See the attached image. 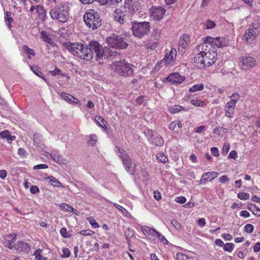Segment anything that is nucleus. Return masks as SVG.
Masks as SVG:
<instances>
[{
	"label": "nucleus",
	"mask_w": 260,
	"mask_h": 260,
	"mask_svg": "<svg viewBox=\"0 0 260 260\" xmlns=\"http://www.w3.org/2000/svg\"><path fill=\"white\" fill-rule=\"evenodd\" d=\"M210 46L201 43L197 46L193 51L194 56L192 59L194 66L200 69L209 67L214 63L217 59V53Z\"/></svg>",
	"instance_id": "f257e3e1"
},
{
	"label": "nucleus",
	"mask_w": 260,
	"mask_h": 260,
	"mask_svg": "<svg viewBox=\"0 0 260 260\" xmlns=\"http://www.w3.org/2000/svg\"><path fill=\"white\" fill-rule=\"evenodd\" d=\"M85 53L89 54V58L86 59V60L89 61L93 58L94 54H95V58L96 60L102 63L103 57L108 58L109 57L115 58L117 55H119L118 52L115 50H112L109 49L104 50L103 46L100 45L96 41H91L89 42L88 45L85 46Z\"/></svg>",
	"instance_id": "f03ea898"
},
{
	"label": "nucleus",
	"mask_w": 260,
	"mask_h": 260,
	"mask_svg": "<svg viewBox=\"0 0 260 260\" xmlns=\"http://www.w3.org/2000/svg\"><path fill=\"white\" fill-rule=\"evenodd\" d=\"M111 68L116 73L122 77H131L134 74L133 65L125 59L115 60L111 64Z\"/></svg>",
	"instance_id": "7ed1b4c3"
},
{
	"label": "nucleus",
	"mask_w": 260,
	"mask_h": 260,
	"mask_svg": "<svg viewBox=\"0 0 260 260\" xmlns=\"http://www.w3.org/2000/svg\"><path fill=\"white\" fill-rule=\"evenodd\" d=\"M83 19L87 26L92 30L99 28L102 24V19L99 13L92 9L86 11Z\"/></svg>",
	"instance_id": "20e7f679"
},
{
	"label": "nucleus",
	"mask_w": 260,
	"mask_h": 260,
	"mask_svg": "<svg viewBox=\"0 0 260 260\" xmlns=\"http://www.w3.org/2000/svg\"><path fill=\"white\" fill-rule=\"evenodd\" d=\"M49 14L55 21L65 23L69 18V8L66 5L57 6L50 10Z\"/></svg>",
	"instance_id": "39448f33"
},
{
	"label": "nucleus",
	"mask_w": 260,
	"mask_h": 260,
	"mask_svg": "<svg viewBox=\"0 0 260 260\" xmlns=\"http://www.w3.org/2000/svg\"><path fill=\"white\" fill-rule=\"evenodd\" d=\"M66 48L74 56H78L82 59L89 58V54L85 53V46L81 43H67Z\"/></svg>",
	"instance_id": "423d86ee"
},
{
	"label": "nucleus",
	"mask_w": 260,
	"mask_h": 260,
	"mask_svg": "<svg viewBox=\"0 0 260 260\" xmlns=\"http://www.w3.org/2000/svg\"><path fill=\"white\" fill-rule=\"evenodd\" d=\"M150 28L149 22H133L131 30L133 35L139 38H142L148 34Z\"/></svg>",
	"instance_id": "0eeeda50"
},
{
	"label": "nucleus",
	"mask_w": 260,
	"mask_h": 260,
	"mask_svg": "<svg viewBox=\"0 0 260 260\" xmlns=\"http://www.w3.org/2000/svg\"><path fill=\"white\" fill-rule=\"evenodd\" d=\"M106 42L113 48L123 49L127 48L128 44L123 40V38L115 34H112L106 39Z\"/></svg>",
	"instance_id": "6e6552de"
},
{
	"label": "nucleus",
	"mask_w": 260,
	"mask_h": 260,
	"mask_svg": "<svg viewBox=\"0 0 260 260\" xmlns=\"http://www.w3.org/2000/svg\"><path fill=\"white\" fill-rule=\"evenodd\" d=\"M203 41L202 43H206L210 46V49H214L215 47L222 48L227 46L229 44L227 40L221 37L212 38L207 37L203 38Z\"/></svg>",
	"instance_id": "1a4fd4ad"
},
{
	"label": "nucleus",
	"mask_w": 260,
	"mask_h": 260,
	"mask_svg": "<svg viewBox=\"0 0 260 260\" xmlns=\"http://www.w3.org/2000/svg\"><path fill=\"white\" fill-rule=\"evenodd\" d=\"M259 24L258 21L253 22L249 29L246 30L243 37V40L247 43L251 44L258 36L259 33Z\"/></svg>",
	"instance_id": "9d476101"
},
{
	"label": "nucleus",
	"mask_w": 260,
	"mask_h": 260,
	"mask_svg": "<svg viewBox=\"0 0 260 260\" xmlns=\"http://www.w3.org/2000/svg\"><path fill=\"white\" fill-rule=\"evenodd\" d=\"M118 155L120 157L126 171L131 174L135 172V165L133 166L131 158L126 152L120 148H118Z\"/></svg>",
	"instance_id": "9b49d317"
},
{
	"label": "nucleus",
	"mask_w": 260,
	"mask_h": 260,
	"mask_svg": "<svg viewBox=\"0 0 260 260\" xmlns=\"http://www.w3.org/2000/svg\"><path fill=\"white\" fill-rule=\"evenodd\" d=\"M256 64V59L246 54L239 58V66L243 71L254 68Z\"/></svg>",
	"instance_id": "f8f14e48"
},
{
	"label": "nucleus",
	"mask_w": 260,
	"mask_h": 260,
	"mask_svg": "<svg viewBox=\"0 0 260 260\" xmlns=\"http://www.w3.org/2000/svg\"><path fill=\"white\" fill-rule=\"evenodd\" d=\"M114 19L116 21L121 24L124 23L130 20L129 14H127L123 8L120 9H116L114 12Z\"/></svg>",
	"instance_id": "ddd939ff"
},
{
	"label": "nucleus",
	"mask_w": 260,
	"mask_h": 260,
	"mask_svg": "<svg viewBox=\"0 0 260 260\" xmlns=\"http://www.w3.org/2000/svg\"><path fill=\"white\" fill-rule=\"evenodd\" d=\"M166 12V10L161 7L153 6L150 9L151 17L154 20H161Z\"/></svg>",
	"instance_id": "4468645a"
},
{
	"label": "nucleus",
	"mask_w": 260,
	"mask_h": 260,
	"mask_svg": "<svg viewBox=\"0 0 260 260\" xmlns=\"http://www.w3.org/2000/svg\"><path fill=\"white\" fill-rule=\"evenodd\" d=\"M151 136L148 138L150 143L156 146H162L164 143L162 138L156 133H153L152 132H151Z\"/></svg>",
	"instance_id": "2eb2a0df"
},
{
	"label": "nucleus",
	"mask_w": 260,
	"mask_h": 260,
	"mask_svg": "<svg viewBox=\"0 0 260 260\" xmlns=\"http://www.w3.org/2000/svg\"><path fill=\"white\" fill-rule=\"evenodd\" d=\"M190 41V37L188 35L184 34L182 35L179 41L178 49L182 51L186 48L189 45Z\"/></svg>",
	"instance_id": "dca6fc26"
},
{
	"label": "nucleus",
	"mask_w": 260,
	"mask_h": 260,
	"mask_svg": "<svg viewBox=\"0 0 260 260\" xmlns=\"http://www.w3.org/2000/svg\"><path fill=\"white\" fill-rule=\"evenodd\" d=\"M131 2H128L127 4L123 8L127 14H129V17L132 16V15L135 13L138 10L136 5L137 3L133 2L134 0H129Z\"/></svg>",
	"instance_id": "f3484780"
},
{
	"label": "nucleus",
	"mask_w": 260,
	"mask_h": 260,
	"mask_svg": "<svg viewBox=\"0 0 260 260\" xmlns=\"http://www.w3.org/2000/svg\"><path fill=\"white\" fill-rule=\"evenodd\" d=\"M166 79L173 83L180 84L182 83L184 80V76H181L178 73H174L171 74Z\"/></svg>",
	"instance_id": "a211bd4d"
},
{
	"label": "nucleus",
	"mask_w": 260,
	"mask_h": 260,
	"mask_svg": "<svg viewBox=\"0 0 260 260\" xmlns=\"http://www.w3.org/2000/svg\"><path fill=\"white\" fill-rule=\"evenodd\" d=\"M218 173L215 172H209L204 174L200 180L201 184H205L206 182L211 181L218 176Z\"/></svg>",
	"instance_id": "6ab92c4d"
},
{
	"label": "nucleus",
	"mask_w": 260,
	"mask_h": 260,
	"mask_svg": "<svg viewBox=\"0 0 260 260\" xmlns=\"http://www.w3.org/2000/svg\"><path fill=\"white\" fill-rule=\"evenodd\" d=\"M176 53L177 52L175 49H172L169 54L167 53L164 58L166 64H170L172 63L173 64L176 58Z\"/></svg>",
	"instance_id": "aec40b11"
},
{
	"label": "nucleus",
	"mask_w": 260,
	"mask_h": 260,
	"mask_svg": "<svg viewBox=\"0 0 260 260\" xmlns=\"http://www.w3.org/2000/svg\"><path fill=\"white\" fill-rule=\"evenodd\" d=\"M60 97L65 101L70 104L76 103L77 104L79 102V100L75 98L74 96L65 92H61L60 93Z\"/></svg>",
	"instance_id": "412c9836"
},
{
	"label": "nucleus",
	"mask_w": 260,
	"mask_h": 260,
	"mask_svg": "<svg viewBox=\"0 0 260 260\" xmlns=\"http://www.w3.org/2000/svg\"><path fill=\"white\" fill-rule=\"evenodd\" d=\"M14 248L18 252L29 249V245L22 241L17 242L13 245Z\"/></svg>",
	"instance_id": "4be33fe9"
},
{
	"label": "nucleus",
	"mask_w": 260,
	"mask_h": 260,
	"mask_svg": "<svg viewBox=\"0 0 260 260\" xmlns=\"http://www.w3.org/2000/svg\"><path fill=\"white\" fill-rule=\"evenodd\" d=\"M52 159L59 164H66L67 160L63 158L58 152H54L51 154Z\"/></svg>",
	"instance_id": "5701e85b"
},
{
	"label": "nucleus",
	"mask_w": 260,
	"mask_h": 260,
	"mask_svg": "<svg viewBox=\"0 0 260 260\" xmlns=\"http://www.w3.org/2000/svg\"><path fill=\"white\" fill-rule=\"evenodd\" d=\"M36 12L42 21L43 22L45 21L47 18V15L46 10L44 7L40 5H37Z\"/></svg>",
	"instance_id": "b1692460"
},
{
	"label": "nucleus",
	"mask_w": 260,
	"mask_h": 260,
	"mask_svg": "<svg viewBox=\"0 0 260 260\" xmlns=\"http://www.w3.org/2000/svg\"><path fill=\"white\" fill-rule=\"evenodd\" d=\"M41 39L47 43L50 44L52 46H55V43L53 42L52 39L49 35L44 30H42L40 34Z\"/></svg>",
	"instance_id": "393cba45"
},
{
	"label": "nucleus",
	"mask_w": 260,
	"mask_h": 260,
	"mask_svg": "<svg viewBox=\"0 0 260 260\" xmlns=\"http://www.w3.org/2000/svg\"><path fill=\"white\" fill-rule=\"evenodd\" d=\"M46 179H48L49 180V183L50 185L57 187H63L62 184L57 180L55 177L53 176H49L46 178Z\"/></svg>",
	"instance_id": "a878e982"
},
{
	"label": "nucleus",
	"mask_w": 260,
	"mask_h": 260,
	"mask_svg": "<svg viewBox=\"0 0 260 260\" xmlns=\"http://www.w3.org/2000/svg\"><path fill=\"white\" fill-rule=\"evenodd\" d=\"M169 111L172 114H175L182 111H187L185 108L179 105H174L169 107Z\"/></svg>",
	"instance_id": "bb28decb"
},
{
	"label": "nucleus",
	"mask_w": 260,
	"mask_h": 260,
	"mask_svg": "<svg viewBox=\"0 0 260 260\" xmlns=\"http://www.w3.org/2000/svg\"><path fill=\"white\" fill-rule=\"evenodd\" d=\"M177 260H194L191 256H189L182 252H178L176 254Z\"/></svg>",
	"instance_id": "cd10ccee"
},
{
	"label": "nucleus",
	"mask_w": 260,
	"mask_h": 260,
	"mask_svg": "<svg viewBox=\"0 0 260 260\" xmlns=\"http://www.w3.org/2000/svg\"><path fill=\"white\" fill-rule=\"evenodd\" d=\"M114 206L118 210H119L125 216L127 217H130L131 216V214L129 213V212L120 205L117 204V203H114Z\"/></svg>",
	"instance_id": "c85d7f7f"
},
{
	"label": "nucleus",
	"mask_w": 260,
	"mask_h": 260,
	"mask_svg": "<svg viewBox=\"0 0 260 260\" xmlns=\"http://www.w3.org/2000/svg\"><path fill=\"white\" fill-rule=\"evenodd\" d=\"M204 86L202 83L201 84H197L195 85H193L192 86H191L189 89V91L190 92H194L197 91H201L204 89Z\"/></svg>",
	"instance_id": "c756f323"
},
{
	"label": "nucleus",
	"mask_w": 260,
	"mask_h": 260,
	"mask_svg": "<svg viewBox=\"0 0 260 260\" xmlns=\"http://www.w3.org/2000/svg\"><path fill=\"white\" fill-rule=\"evenodd\" d=\"M141 231L146 236L152 235L153 232L155 233V231H156L155 229L150 228L146 226H142L141 228Z\"/></svg>",
	"instance_id": "7c9ffc66"
},
{
	"label": "nucleus",
	"mask_w": 260,
	"mask_h": 260,
	"mask_svg": "<svg viewBox=\"0 0 260 260\" xmlns=\"http://www.w3.org/2000/svg\"><path fill=\"white\" fill-rule=\"evenodd\" d=\"M34 143L37 144L39 146L41 147L43 145L42 144V136L38 134L35 133L33 136Z\"/></svg>",
	"instance_id": "2f4dec72"
},
{
	"label": "nucleus",
	"mask_w": 260,
	"mask_h": 260,
	"mask_svg": "<svg viewBox=\"0 0 260 260\" xmlns=\"http://www.w3.org/2000/svg\"><path fill=\"white\" fill-rule=\"evenodd\" d=\"M102 5L106 4L115 5L122 1V0H98Z\"/></svg>",
	"instance_id": "473e14b6"
},
{
	"label": "nucleus",
	"mask_w": 260,
	"mask_h": 260,
	"mask_svg": "<svg viewBox=\"0 0 260 260\" xmlns=\"http://www.w3.org/2000/svg\"><path fill=\"white\" fill-rule=\"evenodd\" d=\"M190 103L195 106L197 107H204L206 105V103L204 101H201L200 100H190Z\"/></svg>",
	"instance_id": "72a5a7b5"
},
{
	"label": "nucleus",
	"mask_w": 260,
	"mask_h": 260,
	"mask_svg": "<svg viewBox=\"0 0 260 260\" xmlns=\"http://www.w3.org/2000/svg\"><path fill=\"white\" fill-rule=\"evenodd\" d=\"M22 49L24 53H25L26 54L30 55H32V56H35V51L33 49L29 48L28 46H27V45L23 46Z\"/></svg>",
	"instance_id": "f704fd0d"
},
{
	"label": "nucleus",
	"mask_w": 260,
	"mask_h": 260,
	"mask_svg": "<svg viewBox=\"0 0 260 260\" xmlns=\"http://www.w3.org/2000/svg\"><path fill=\"white\" fill-rule=\"evenodd\" d=\"M31 70L33 72L38 76L41 77L43 79V80H46V78L43 77L42 73L40 71V68L38 66H31L30 67Z\"/></svg>",
	"instance_id": "c9c22d12"
},
{
	"label": "nucleus",
	"mask_w": 260,
	"mask_h": 260,
	"mask_svg": "<svg viewBox=\"0 0 260 260\" xmlns=\"http://www.w3.org/2000/svg\"><path fill=\"white\" fill-rule=\"evenodd\" d=\"M204 26L206 29H212L215 26V23L213 21L208 20L204 23Z\"/></svg>",
	"instance_id": "e433bc0d"
},
{
	"label": "nucleus",
	"mask_w": 260,
	"mask_h": 260,
	"mask_svg": "<svg viewBox=\"0 0 260 260\" xmlns=\"http://www.w3.org/2000/svg\"><path fill=\"white\" fill-rule=\"evenodd\" d=\"M234 248V245L232 243H227L223 245V249L225 251L232 252Z\"/></svg>",
	"instance_id": "4c0bfd02"
},
{
	"label": "nucleus",
	"mask_w": 260,
	"mask_h": 260,
	"mask_svg": "<svg viewBox=\"0 0 260 260\" xmlns=\"http://www.w3.org/2000/svg\"><path fill=\"white\" fill-rule=\"evenodd\" d=\"M60 207L64 211H69L70 212H74V209L72 207L66 203L61 204Z\"/></svg>",
	"instance_id": "58836bf2"
},
{
	"label": "nucleus",
	"mask_w": 260,
	"mask_h": 260,
	"mask_svg": "<svg viewBox=\"0 0 260 260\" xmlns=\"http://www.w3.org/2000/svg\"><path fill=\"white\" fill-rule=\"evenodd\" d=\"M157 159L161 162L166 163L168 160V157L162 153H158L157 154Z\"/></svg>",
	"instance_id": "ea45409f"
},
{
	"label": "nucleus",
	"mask_w": 260,
	"mask_h": 260,
	"mask_svg": "<svg viewBox=\"0 0 260 260\" xmlns=\"http://www.w3.org/2000/svg\"><path fill=\"white\" fill-rule=\"evenodd\" d=\"M155 233L156 234L157 237L160 240V241L164 243V244H167L168 243V240L166 239L165 236L162 235L161 234L159 233L158 231H155Z\"/></svg>",
	"instance_id": "a19ab883"
},
{
	"label": "nucleus",
	"mask_w": 260,
	"mask_h": 260,
	"mask_svg": "<svg viewBox=\"0 0 260 260\" xmlns=\"http://www.w3.org/2000/svg\"><path fill=\"white\" fill-rule=\"evenodd\" d=\"M234 109L224 108L225 116L229 118H233L234 115Z\"/></svg>",
	"instance_id": "79ce46f5"
},
{
	"label": "nucleus",
	"mask_w": 260,
	"mask_h": 260,
	"mask_svg": "<svg viewBox=\"0 0 260 260\" xmlns=\"http://www.w3.org/2000/svg\"><path fill=\"white\" fill-rule=\"evenodd\" d=\"M94 120L95 121L100 120V123L101 124H103V125L104 126L103 128H105V129L107 128V127L106 126V124H107V122L102 116H95L94 117Z\"/></svg>",
	"instance_id": "37998d69"
},
{
	"label": "nucleus",
	"mask_w": 260,
	"mask_h": 260,
	"mask_svg": "<svg viewBox=\"0 0 260 260\" xmlns=\"http://www.w3.org/2000/svg\"><path fill=\"white\" fill-rule=\"evenodd\" d=\"M238 198L241 200H245L249 198V194L247 192H240L238 194Z\"/></svg>",
	"instance_id": "c03bdc74"
},
{
	"label": "nucleus",
	"mask_w": 260,
	"mask_h": 260,
	"mask_svg": "<svg viewBox=\"0 0 260 260\" xmlns=\"http://www.w3.org/2000/svg\"><path fill=\"white\" fill-rule=\"evenodd\" d=\"M96 142V136L95 135H91L89 137L88 144L91 146H93Z\"/></svg>",
	"instance_id": "a18cd8bd"
},
{
	"label": "nucleus",
	"mask_w": 260,
	"mask_h": 260,
	"mask_svg": "<svg viewBox=\"0 0 260 260\" xmlns=\"http://www.w3.org/2000/svg\"><path fill=\"white\" fill-rule=\"evenodd\" d=\"M79 233L84 236H91L94 234V232L90 230H84L81 231Z\"/></svg>",
	"instance_id": "49530a36"
},
{
	"label": "nucleus",
	"mask_w": 260,
	"mask_h": 260,
	"mask_svg": "<svg viewBox=\"0 0 260 260\" xmlns=\"http://www.w3.org/2000/svg\"><path fill=\"white\" fill-rule=\"evenodd\" d=\"M230 98L232 101H234L235 103H237L238 101L239 100L240 96L237 92H235L230 96Z\"/></svg>",
	"instance_id": "de8ad7c7"
},
{
	"label": "nucleus",
	"mask_w": 260,
	"mask_h": 260,
	"mask_svg": "<svg viewBox=\"0 0 260 260\" xmlns=\"http://www.w3.org/2000/svg\"><path fill=\"white\" fill-rule=\"evenodd\" d=\"M88 221L90 223V224L91 225V226L94 228H97L99 227V223L92 218H89Z\"/></svg>",
	"instance_id": "09e8293b"
},
{
	"label": "nucleus",
	"mask_w": 260,
	"mask_h": 260,
	"mask_svg": "<svg viewBox=\"0 0 260 260\" xmlns=\"http://www.w3.org/2000/svg\"><path fill=\"white\" fill-rule=\"evenodd\" d=\"M124 233L126 240L127 241H129V238L132 237L133 235V232L131 231L130 229L128 228L126 230Z\"/></svg>",
	"instance_id": "8fccbe9b"
},
{
	"label": "nucleus",
	"mask_w": 260,
	"mask_h": 260,
	"mask_svg": "<svg viewBox=\"0 0 260 260\" xmlns=\"http://www.w3.org/2000/svg\"><path fill=\"white\" fill-rule=\"evenodd\" d=\"M253 226L251 224H247L245 226V231L246 232L250 234L253 232Z\"/></svg>",
	"instance_id": "3c124183"
},
{
	"label": "nucleus",
	"mask_w": 260,
	"mask_h": 260,
	"mask_svg": "<svg viewBox=\"0 0 260 260\" xmlns=\"http://www.w3.org/2000/svg\"><path fill=\"white\" fill-rule=\"evenodd\" d=\"M236 103L231 100L225 105V108L228 109H235Z\"/></svg>",
	"instance_id": "603ef678"
},
{
	"label": "nucleus",
	"mask_w": 260,
	"mask_h": 260,
	"mask_svg": "<svg viewBox=\"0 0 260 260\" xmlns=\"http://www.w3.org/2000/svg\"><path fill=\"white\" fill-rule=\"evenodd\" d=\"M0 136L2 138L8 139V137L10 136V132L8 130H5L0 133Z\"/></svg>",
	"instance_id": "864d4df0"
},
{
	"label": "nucleus",
	"mask_w": 260,
	"mask_h": 260,
	"mask_svg": "<svg viewBox=\"0 0 260 260\" xmlns=\"http://www.w3.org/2000/svg\"><path fill=\"white\" fill-rule=\"evenodd\" d=\"M10 12H7L5 13V19L7 21L9 22V26H10V23L13 21V19L11 17Z\"/></svg>",
	"instance_id": "5fc2aeb1"
},
{
	"label": "nucleus",
	"mask_w": 260,
	"mask_h": 260,
	"mask_svg": "<svg viewBox=\"0 0 260 260\" xmlns=\"http://www.w3.org/2000/svg\"><path fill=\"white\" fill-rule=\"evenodd\" d=\"M41 250L40 249L35 251L34 255H35V258L37 260H41L43 256L41 255Z\"/></svg>",
	"instance_id": "6e6d98bb"
},
{
	"label": "nucleus",
	"mask_w": 260,
	"mask_h": 260,
	"mask_svg": "<svg viewBox=\"0 0 260 260\" xmlns=\"http://www.w3.org/2000/svg\"><path fill=\"white\" fill-rule=\"evenodd\" d=\"M48 168V166L45 164H40L34 167V170L45 169Z\"/></svg>",
	"instance_id": "4d7b16f0"
},
{
	"label": "nucleus",
	"mask_w": 260,
	"mask_h": 260,
	"mask_svg": "<svg viewBox=\"0 0 260 260\" xmlns=\"http://www.w3.org/2000/svg\"><path fill=\"white\" fill-rule=\"evenodd\" d=\"M211 152L212 154L215 156H218L219 155V152L217 147L211 148Z\"/></svg>",
	"instance_id": "13d9d810"
},
{
	"label": "nucleus",
	"mask_w": 260,
	"mask_h": 260,
	"mask_svg": "<svg viewBox=\"0 0 260 260\" xmlns=\"http://www.w3.org/2000/svg\"><path fill=\"white\" fill-rule=\"evenodd\" d=\"M229 180H230L229 178L226 175L221 176L219 178V181H220V182H221L222 183H225L227 182H229Z\"/></svg>",
	"instance_id": "bf43d9fd"
},
{
	"label": "nucleus",
	"mask_w": 260,
	"mask_h": 260,
	"mask_svg": "<svg viewBox=\"0 0 260 260\" xmlns=\"http://www.w3.org/2000/svg\"><path fill=\"white\" fill-rule=\"evenodd\" d=\"M30 191L31 193L35 194L40 191L39 187L36 185H33L30 189Z\"/></svg>",
	"instance_id": "052dcab7"
},
{
	"label": "nucleus",
	"mask_w": 260,
	"mask_h": 260,
	"mask_svg": "<svg viewBox=\"0 0 260 260\" xmlns=\"http://www.w3.org/2000/svg\"><path fill=\"white\" fill-rule=\"evenodd\" d=\"M153 194L154 198L157 201H159L161 199V193L158 191H154Z\"/></svg>",
	"instance_id": "680f3d73"
},
{
	"label": "nucleus",
	"mask_w": 260,
	"mask_h": 260,
	"mask_svg": "<svg viewBox=\"0 0 260 260\" xmlns=\"http://www.w3.org/2000/svg\"><path fill=\"white\" fill-rule=\"evenodd\" d=\"M175 201L176 202L179 203L180 204H183L186 202V199L185 197L181 196V197L176 198L175 199Z\"/></svg>",
	"instance_id": "e2e57ef3"
},
{
	"label": "nucleus",
	"mask_w": 260,
	"mask_h": 260,
	"mask_svg": "<svg viewBox=\"0 0 260 260\" xmlns=\"http://www.w3.org/2000/svg\"><path fill=\"white\" fill-rule=\"evenodd\" d=\"M63 257H68L70 256L71 252L69 249L66 248L62 249Z\"/></svg>",
	"instance_id": "0e129e2a"
},
{
	"label": "nucleus",
	"mask_w": 260,
	"mask_h": 260,
	"mask_svg": "<svg viewBox=\"0 0 260 260\" xmlns=\"http://www.w3.org/2000/svg\"><path fill=\"white\" fill-rule=\"evenodd\" d=\"M229 144H225L222 147V153L224 155H226L229 150Z\"/></svg>",
	"instance_id": "69168bd1"
},
{
	"label": "nucleus",
	"mask_w": 260,
	"mask_h": 260,
	"mask_svg": "<svg viewBox=\"0 0 260 260\" xmlns=\"http://www.w3.org/2000/svg\"><path fill=\"white\" fill-rule=\"evenodd\" d=\"M198 223L200 226L202 228L204 227L206 223L205 219L204 218L199 219L198 221Z\"/></svg>",
	"instance_id": "338daca9"
},
{
	"label": "nucleus",
	"mask_w": 260,
	"mask_h": 260,
	"mask_svg": "<svg viewBox=\"0 0 260 260\" xmlns=\"http://www.w3.org/2000/svg\"><path fill=\"white\" fill-rule=\"evenodd\" d=\"M156 47V44L153 43L149 42L146 44V47L147 49L151 50H154Z\"/></svg>",
	"instance_id": "774afa93"
}]
</instances>
